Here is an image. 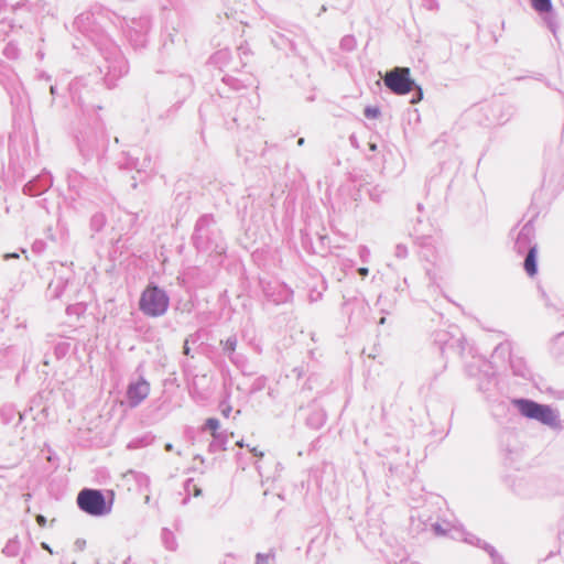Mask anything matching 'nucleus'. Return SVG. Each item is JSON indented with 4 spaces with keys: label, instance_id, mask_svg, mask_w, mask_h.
<instances>
[{
    "label": "nucleus",
    "instance_id": "10",
    "mask_svg": "<svg viewBox=\"0 0 564 564\" xmlns=\"http://www.w3.org/2000/svg\"><path fill=\"white\" fill-rule=\"evenodd\" d=\"M531 6L535 11L540 13H546L552 10L551 0H531Z\"/></svg>",
    "mask_w": 564,
    "mask_h": 564
},
{
    "label": "nucleus",
    "instance_id": "12",
    "mask_svg": "<svg viewBox=\"0 0 564 564\" xmlns=\"http://www.w3.org/2000/svg\"><path fill=\"white\" fill-rule=\"evenodd\" d=\"M220 412L225 417H228L232 411L231 404L228 400H224L219 404Z\"/></svg>",
    "mask_w": 564,
    "mask_h": 564
},
{
    "label": "nucleus",
    "instance_id": "7",
    "mask_svg": "<svg viewBox=\"0 0 564 564\" xmlns=\"http://www.w3.org/2000/svg\"><path fill=\"white\" fill-rule=\"evenodd\" d=\"M533 227L530 224L524 225L516 240V247L518 251L523 252L524 250H529L531 246H536V243L533 242Z\"/></svg>",
    "mask_w": 564,
    "mask_h": 564
},
{
    "label": "nucleus",
    "instance_id": "14",
    "mask_svg": "<svg viewBox=\"0 0 564 564\" xmlns=\"http://www.w3.org/2000/svg\"><path fill=\"white\" fill-rule=\"evenodd\" d=\"M270 558H271L270 554H261V553H259L257 555V563L256 564H268Z\"/></svg>",
    "mask_w": 564,
    "mask_h": 564
},
{
    "label": "nucleus",
    "instance_id": "19",
    "mask_svg": "<svg viewBox=\"0 0 564 564\" xmlns=\"http://www.w3.org/2000/svg\"><path fill=\"white\" fill-rule=\"evenodd\" d=\"M251 452L256 455V456H263V453L258 451L256 447L251 448Z\"/></svg>",
    "mask_w": 564,
    "mask_h": 564
},
{
    "label": "nucleus",
    "instance_id": "2",
    "mask_svg": "<svg viewBox=\"0 0 564 564\" xmlns=\"http://www.w3.org/2000/svg\"><path fill=\"white\" fill-rule=\"evenodd\" d=\"M77 505L87 514L101 517L111 512L112 502H107L101 491L83 489L77 496Z\"/></svg>",
    "mask_w": 564,
    "mask_h": 564
},
{
    "label": "nucleus",
    "instance_id": "27",
    "mask_svg": "<svg viewBox=\"0 0 564 564\" xmlns=\"http://www.w3.org/2000/svg\"><path fill=\"white\" fill-rule=\"evenodd\" d=\"M51 93L52 94L56 93V89H54V87H51Z\"/></svg>",
    "mask_w": 564,
    "mask_h": 564
},
{
    "label": "nucleus",
    "instance_id": "4",
    "mask_svg": "<svg viewBox=\"0 0 564 564\" xmlns=\"http://www.w3.org/2000/svg\"><path fill=\"white\" fill-rule=\"evenodd\" d=\"M384 85L395 95H406L415 86L409 67H394L383 77Z\"/></svg>",
    "mask_w": 564,
    "mask_h": 564
},
{
    "label": "nucleus",
    "instance_id": "23",
    "mask_svg": "<svg viewBox=\"0 0 564 564\" xmlns=\"http://www.w3.org/2000/svg\"><path fill=\"white\" fill-rule=\"evenodd\" d=\"M237 446H239V447H243V446H245L243 441H238V442H237Z\"/></svg>",
    "mask_w": 564,
    "mask_h": 564
},
{
    "label": "nucleus",
    "instance_id": "26",
    "mask_svg": "<svg viewBox=\"0 0 564 564\" xmlns=\"http://www.w3.org/2000/svg\"><path fill=\"white\" fill-rule=\"evenodd\" d=\"M51 93L52 94L56 93V89H54V87H51Z\"/></svg>",
    "mask_w": 564,
    "mask_h": 564
},
{
    "label": "nucleus",
    "instance_id": "17",
    "mask_svg": "<svg viewBox=\"0 0 564 564\" xmlns=\"http://www.w3.org/2000/svg\"><path fill=\"white\" fill-rule=\"evenodd\" d=\"M368 272H369L368 268L362 267L359 269V273L364 276H366L368 274Z\"/></svg>",
    "mask_w": 564,
    "mask_h": 564
},
{
    "label": "nucleus",
    "instance_id": "9",
    "mask_svg": "<svg viewBox=\"0 0 564 564\" xmlns=\"http://www.w3.org/2000/svg\"><path fill=\"white\" fill-rule=\"evenodd\" d=\"M205 426H206V429H208L212 432V435L216 441H221L223 443H226V438L218 431L220 427V422L217 419H215V417L207 419Z\"/></svg>",
    "mask_w": 564,
    "mask_h": 564
},
{
    "label": "nucleus",
    "instance_id": "8",
    "mask_svg": "<svg viewBox=\"0 0 564 564\" xmlns=\"http://www.w3.org/2000/svg\"><path fill=\"white\" fill-rule=\"evenodd\" d=\"M536 252L538 246H531L528 250V254L524 260V270L530 276H533L536 273Z\"/></svg>",
    "mask_w": 564,
    "mask_h": 564
},
{
    "label": "nucleus",
    "instance_id": "25",
    "mask_svg": "<svg viewBox=\"0 0 564 564\" xmlns=\"http://www.w3.org/2000/svg\"><path fill=\"white\" fill-rule=\"evenodd\" d=\"M303 143H304V139H302V138H301V139L299 140V144H300V145H302Z\"/></svg>",
    "mask_w": 564,
    "mask_h": 564
},
{
    "label": "nucleus",
    "instance_id": "6",
    "mask_svg": "<svg viewBox=\"0 0 564 564\" xmlns=\"http://www.w3.org/2000/svg\"><path fill=\"white\" fill-rule=\"evenodd\" d=\"M150 390V383L143 378L131 382L127 389V400L130 408L140 405L149 397Z\"/></svg>",
    "mask_w": 564,
    "mask_h": 564
},
{
    "label": "nucleus",
    "instance_id": "3",
    "mask_svg": "<svg viewBox=\"0 0 564 564\" xmlns=\"http://www.w3.org/2000/svg\"><path fill=\"white\" fill-rule=\"evenodd\" d=\"M514 404L520 413L528 419L536 420L549 426H556L558 423V414L550 405L525 399L516 400Z\"/></svg>",
    "mask_w": 564,
    "mask_h": 564
},
{
    "label": "nucleus",
    "instance_id": "15",
    "mask_svg": "<svg viewBox=\"0 0 564 564\" xmlns=\"http://www.w3.org/2000/svg\"><path fill=\"white\" fill-rule=\"evenodd\" d=\"M36 522L39 523V525L44 527L46 524V518L42 514H39L36 517Z\"/></svg>",
    "mask_w": 564,
    "mask_h": 564
},
{
    "label": "nucleus",
    "instance_id": "22",
    "mask_svg": "<svg viewBox=\"0 0 564 564\" xmlns=\"http://www.w3.org/2000/svg\"><path fill=\"white\" fill-rule=\"evenodd\" d=\"M19 254L18 253H11V254H7L6 258H18Z\"/></svg>",
    "mask_w": 564,
    "mask_h": 564
},
{
    "label": "nucleus",
    "instance_id": "16",
    "mask_svg": "<svg viewBox=\"0 0 564 564\" xmlns=\"http://www.w3.org/2000/svg\"><path fill=\"white\" fill-rule=\"evenodd\" d=\"M41 546H42L44 550L48 551L51 554H53V550L51 549V546H50L47 543L42 542V543H41Z\"/></svg>",
    "mask_w": 564,
    "mask_h": 564
},
{
    "label": "nucleus",
    "instance_id": "21",
    "mask_svg": "<svg viewBox=\"0 0 564 564\" xmlns=\"http://www.w3.org/2000/svg\"><path fill=\"white\" fill-rule=\"evenodd\" d=\"M187 344H188V343H187V340H186V341H185V345H184V354H185V355H189V347H188V345H187Z\"/></svg>",
    "mask_w": 564,
    "mask_h": 564
},
{
    "label": "nucleus",
    "instance_id": "18",
    "mask_svg": "<svg viewBox=\"0 0 564 564\" xmlns=\"http://www.w3.org/2000/svg\"><path fill=\"white\" fill-rule=\"evenodd\" d=\"M484 547H485V549L489 552V554L494 557V555H495V550H494V547L488 546V545H486V544L484 545Z\"/></svg>",
    "mask_w": 564,
    "mask_h": 564
},
{
    "label": "nucleus",
    "instance_id": "24",
    "mask_svg": "<svg viewBox=\"0 0 564 564\" xmlns=\"http://www.w3.org/2000/svg\"><path fill=\"white\" fill-rule=\"evenodd\" d=\"M370 149H371L372 151H375V150L377 149L376 144H371V145H370Z\"/></svg>",
    "mask_w": 564,
    "mask_h": 564
},
{
    "label": "nucleus",
    "instance_id": "5",
    "mask_svg": "<svg viewBox=\"0 0 564 564\" xmlns=\"http://www.w3.org/2000/svg\"><path fill=\"white\" fill-rule=\"evenodd\" d=\"M433 530L440 536L449 535L455 540H463L469 544L480 546V540L473 534H468L465 530L457 524L445 521L444 523H434Z\"/></svg>",
    "mask_w": 564,
    "mask_h": 564
},
{
    "label": "nucleus",
    "instance_id": "1",
    "mask_svg": "<svg viewBox=\"0 0 564 564\" xmlns=\"http://www.w3.org/2000/svg\"><path fill=\"white\" fill-rule=\"evenodd\" d=\"M170 305V297L163 289L149 285L140 296L139 310L148 317L163 316Z\"/></svg>",
    "mask_w": 564,
    "mask_h": 564
},
{
    "label": "nucleus",
    "instance_id": "13",
    "mask_svg": "<svg viewBox=\"0 0 564 564\" xmlns=\"http://www.w3.org/2000/svg\"><path fill=\"white\" fill-rule=\"evenodd\" d=\"M237 347V339L235 337H229L225 341V349L229 351H234Z\"/></svg>",
    "mask_w": 564,
    "mask_h": 564
},
{
    "label": "nucleus",
    "instance_id": "11",
    "mask_svg": "<svg viewBox=\"0 0 564 564\" xmlns=\"http://www.w3.org/2000/svg\"><path fill=\"white\" fill-rule=\"evenodd\" d=\"M381 111L379 107L368 106L365 109V116L369 119H377L380 116Z\"/></svg>",
    "mask_w": 564,
    "mask_h": 564
},
{
    "label": "nucleus",
    "instance_id": "20",
    "mask_svg": "<svg viewBox=\"0 0 564 564\" xmlns=\"http://www.w3.org/2000/svg\"><path fill=\"white\" fill-rule=\"evenodd\" d=\"M423 97V93H422V89L419 87V97L416 99H413L412 102H416L417 100H421Z\"/></svg>",
    "mask_w": 564,
    "mask_h": 564
}]
</instances>
